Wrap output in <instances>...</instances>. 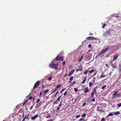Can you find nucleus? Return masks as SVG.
I'll list each match as a JSON object with an SVG mask.
<instances>
[{
    "label": "nucleus",
    "instance_id": "obj_1",
    "mask_svg": "<svg viewBox=\"0 0 121 121\" xmlns=\"http://www.w3.org/2000/svg\"><path fill=\"white\" fill-rule=\"evenodd\" d=\"M59 65L58 63L55 64L50 63L49 65V67L52 69H57L58 68V66Z\"/></svg>",
    "mask_w": 121,
    "mask_h": 121
},
{
    "label": "nucleus",
    "instance_id": "obj_2",
    "mask_svg": "<svg viewBox=\"0 0 121 121\" xmlns=\"http://www.w3.org/2000/svg\"><path fill=\"white\" fill-rule=\"evenodd\" d=\"M118 92L117 91H116L113 94L112 97V98H113L116 97H118L120 96V95L119 93H117Z\"/></svg>",
    "mask_w": 121,
    "mask_h": 121
},
{
    "label": "nucleus",
    "instance_id": "obj_3",
    "mask_svg": "<svg viewBox=\"0 0 121 121\" xmlns=\"http://www.w3.org/2000/svg\"><path fill=\"white\" fill-rule=\"evenodd\" d=\"M109 47H108L106 48L105 49H103L101 50V51L98 54L99 55V56L101 55L104 52L108 51L109 50Z\"/></svg>",
    "mask_w": 121,
    "mask_h": 121
},
{
    "label": "nucleus",
    "instance_id": "obj_4",
    "mask_svg": "<svg viewBox=\"0 0 121 121\" xmlns=\"http://www.w3.org/2000/svg\"><path fill=\"white\" fill-rule=\"evenodd\" d=\"M113 31L112 30H109L104 33V35L105 36H106L110 34L111 33V32Z\"/></svg>",
    "mask_w": 121,
    "mask_h": 121
},
{
    "label": "nucleus",
    "instance_id": "obj_5",
    "mask_svg": "<svg viewBox=\"0 0 121 121\" xmlns=\"http://www.w3.org/2000/svg\"><path fill=\"white\" fill-rule=\"evenodd\" d=\"M94 71V70L93 69H92L91 70H90L89 71H85L84 73V74H86L88 73V76H89V73L88 72L90 73H92Z\"/></svg>",
    "mask_w": 121,
    "mask_h": 121
},
{
    "label": "nucleus",
    "instance_id": "obj_6",
    "mask_svg": "<svg viewBox=\"0 0 121 121\" xmlns=\"http://www.w3.org/2000/svg\"><path fill=\"white\" fill-rule=\"evenodd\" d=\"M40 84V82L39 81H37L33 87V89H34L35 88L37 87Z\"/></svg>",
    "mask_w": 121,
    "mask_h": 121
},
{
    "label": "nucleus",
    "instance_id": "obj_7",
    "mask_svg": "<svg viewBox=\"0 0 121 121\" xmlns=\"http://www.w3.org/2000/svg\"><path fill=\"white\" fill-rule=\"evenodd\" d=\"M61 86V85H58L57 86L54 88V90L52 92V93H53L56 91L58 88H59Z\"/></svg>",
    "mask_w": 121,
    "mask_h": 121
},
{
    "label": "nucleus",
    "instance_id": "obj_8",
    "mask_svg": "<svg viewBox=\"0 0 121 121\" xmlns=\"http://www.w3.org/2000/svg\"><path fill=\"white\" fill-rule=\"evenodd\" d=\"M118 53H116V54L113 56V60H116L118 57Z\"/></svg>",
    "mask_w": 121,
    "mask_h": 121
},
{
    "label": "nucleus",
    "instance_id": "obj_9",
    "mask_svg": "<svg viewBox=\"0 0 121 121\" xmlns=\"http://www.w3.org/2000/svg\"><path fill=\"white\" fill-rule=\"evenodd\" d=\"M38 116V114H36L34 116L32 117H31V120H35L36 118H37Z\"/></svg>",
    "mask_w": 121,
    "mask_h": 121
},
{
    "label": "nucleus",
    "instance_id": "obj_10",
    "mask_svg": "<svg viewBox=\"0 0 121 121\" xmlns=\"http://www.w3.org/2000/svg\"><path fill=\"white\" fill-rule=\"evenodd\" d=\"M95 38L93 37L90 36L87 37L86 39L87 40H91L94 39Z\"/></svg>",
    "mask_w": 121,
    "mask_h": 121
},
{
    "label": "nucleus",
    "instance_id": "obj_11",
    "mask_svg": "<svg viewBox=\"0 0 121 121\" xmlns=\"http://www.w3.org/2000/svg\"><path fill=\"white\" fill-rule=\"evenodd\" d=\"M74 69L72 70L68 74V76H71V75H72L73 74L74 72Z\"/></svg>",
    "mask_w": 121,
    "mask_h": 121
},
{
    "label": "nucleus",
    "instance_id": "obj_12",
    "mask_svg": "<svg viewBox=\"0 0 121 121\" xmlns=\"http://www.w3.org/2000/svg\"><path fill=\"white\" fill-rule=\"evenodd\" d=\"M61 56L60 55H58L56 58L55 59L56 60H60L61 58Z\"/></svg>",
    "mask_w": 121,
    "mask_h": 121
},
{
    "label": "nucleus",
    "instance_id": "obj_13",
    "mask_svg": "<svg viewBox=\"0 0 121 121\" xmlns=\"http://www.w3.org/2000/svg\"><path fill=\"white\" fill-rule=\"evenodd\" d=\"M84 92L85 93H86L88 92L89 91V90L88 89V87H86V88L84 90Z\"/></svg>",
    "mask_w": 121,
    "mask_h": 121
},
{
    "label": "nucleus",
    "instance_id": "obj_14",
    "mask_svg": "<svg viewBox=\"0 0 121 121\" xmlns=\"http://www.w3.org/2000/svg\"><path fill=\"white\" fill-rule=\"evenodd\" d=\"M114 114L115 115H117L120 114V112L119 111H117L113 112Z\"/></svg>",
    "mask_w": 121,
    "mask_h": 121
},
{
    "label": "nucleus",
    "instance_id": "obj_15",
    "mask_svg": "<svg viewBox=\"0 0 121 121\" xmlns=\"http://www.w3.org/2000/svg\"><path fill=\"white\" fill-rule=\"evenodd\" d=\"M96 87L95 88L92 92H93L95 93V94H96Z\"/></svg>",
    "mask_w": 121,
    "mask_h": 121
},
{
    "label": "nucleus",
    "instance_id": "obj_16",
    "mask_svg": "<svg viewBox=\"0 0 121 121\" xmlns=\"http://www.w3.org/2000/svg\"><path fill=\"white\" fill-rule=\"evenodd\" d=\"M111 65L112 66L113 68H116V65L115 64H113L112 63H111Z\"/></svg>",
    "mask_w": 121,
    "mask_h": 121
},
{
    "label": "nucleus",
    "instance_id": "obj_17",
    "mask_svg": "<svg viewBox=\"0 0 121 121\" xmlns=\"http://www.w3.org/2000/svg\"><path fill=\"white\" fill-rule=\"evenodd\" d=\"M62 105V103L61 102L59 104V106L57 108V110H59L60 108V107Z\"/></svg>",
    "mask_w": 121,
    "mask_h": 121
},
{
    "label": "nucleus",
    "instance_id": "obj_18",
    "mask_svg": "<svg viewBox=\"0 0 121 121\" xmlns=\"http://www.w3.org/2000/svg\"><path fill=\"white\" fill-rule=\"evenodd\" d=\"M119 68L118 70L119 71L121 72V64H119Z\"/></svg>",
    "mask_w": 121,
    "mask_h": 121
},
{
    "label": "nucleus",
    "instance_id": "obj_19",
    "mask_svg": "<svg viewBox=\"0 0 121 121\" xmlns=\"http://www.w3.org/2000/svg\"><path fill=\"white\" fill-rule=\"evenodd\" d=\"M49 91V90H46L43 91V93H44V94H45L47 93Z\"/></svg>",
    "mask_w": 121,
    "mask_h": 121
},
{
    "label": "nucleus",
    "instance_id": "obj_20",
    "mask_svg": "<svg viewBox=\"0 0 121 121\" xmlns=\"http://www.w3.org/2000/svg\"><path fill=\"white\" fill-rule=\"evenodd\" d=\"M106 24H104L102 26V29L104 28V27L106 26Z\"/></svg>",
    "mask_w": 121,
    "mask_h": 121
},
{
    "label": "nucleus",
    "instance_id": "obj_21",
    "mask_svg": "<svg viewBox=\"0 0 121 121\" xmlns=\"http://www.w3.org/2000/svg\"><path fill=\"white\" fill-rule=\"evenodd\" d=\"M62 95L60 96L58 98V99H57V100L58 101H60V98L62 96Z\"/></svg>",
    "mask_w": 121,
    "mask_h": 121
},
{
    "label": "nucleus",
    "instance_id": "obj_22",
    "mask_svg": "<svg viewBox=\"0 0 121 121\" xmlns=\"http://www.w3.org/2000/svg\"><path fill=\"white\" fill-rule=\"evenodd\" d=\"M96 79V78H95H95H93V80H92V82L93 83L95 82Z\"/></svg>",
    "mask_w": 121,
    "mask_h": 121
},
{
    "label": "nucleus",
    "instance_id": "obj_23",
    "mask_svg": "<svg viewBox=\"0 0 121 121\" xmlns=\"http://www.w3.org/2000/svg\"><path fill=\"white\" fill-rule=\"evenodd\" d=\"M93 85V84L92 83H91V82H90L89 84V86L90 87H91Z\"/></svg>",
    "mask_w": 121,
    "mask_h": 121
},
{
    "label": "nucleus",
    "instance_id": "obj_24",
    "mask_svg": "<svg viewBox=\"0 0 121 121\" xmlns=\"http://www.w3.org/2000/svg\"><path fill=\"white\" fill-rule=\"evenodd\" d=\"M76 81H74L72 83V84L71 85L72 86V85H73L76 84Z\"/></svg>",
    "mask_w": 121,
    "mask_h": 121
},
{
    "label": "nucleus",
    "instance_id": "obj_25",
    "mask_svg": "<svg viewBox=\"0 0 121 121\" xmlns=\"http://www.w3.org/2000/svg\"><path fill=\"white\" fill-rule=\"evenodd\" d=\"M106 76V75H103V74H102V75H101L100 77V78H101L103 77H105Z\"/></svg>",
    "mask_w": 121,
    "mask_h": 121
},
{
    "label": "nucleus",
    "instance_id": "obj_26",
    "mask_svg": "<svg viewBox=\"0 0 121 121\" xmlns=\"http://www.w3.org/2000/svg\"><path fill=\"white\" fill-rule=\"evenodd\" d=\"M85 78L84 79V82H85L86 81V79L87 77V76H85Z\"/></svg>",
    "mask_w": 121,
    "mask_h": 121
},
{
    "label": "nucleus",
    "instance_id": "obj_27",
    "mask_svg": "<svg viewBox=\"0 0 121 121\" xmlns=\"http://www.w3.org/2000/svg\"><path fill=\"white\" fill-rule=\"evenodd\" d=\"M65 90V88H63L60 91V93H62Z\"/></svg>",
    "mask_w": 121,
    "mask_h": 121
},
{
    "label": "nucleus",
    "instance_id": "obj_28",
    "mask_svg": "<svg viewBox=\"0 0 121 121\" xmlns=\"http://www.w3.org/2000/svg\"><path fill=\"white\" fill-rule=\"evenodd\" d=\"M106 119L104 118H103L101 119V121H105Z\"/></svg>",
    "mask_w": 121,
    "mask_h": 121
},
{
    "label": "nucleus",
    "instance_id": "obj_29",
    "mask_svg": "<svg viewBox=\"0 0 121 121\" xmlns=\"http://www.w3.org/2000/svg\"><path fill=\"white\" fill-rule=\"evenodd\" d=\"M94 94H95V93H94L93 92H92L91 94V97H93Z\"/></svg>",
    "mask_w": 121,
    "mask_h": 121
},
{
    "label": "nucleus",
    "instance_id": "obj_30",
    "mask_svg": "<svg viewBox=\"0 0 121 121\" xmlns=\"http://www.w3.org/2000/svg\"><path fill=\"white\" fill-rule=\"evenodd\" d=\"M58 103V102L56 100V101H55V102H54V103L53 104V105H54V104H57Z\"/></svg>",
    "mask_w": 121,
    "mask_h": 121
},
{
    "label": "nucleus",
    "instance_id": "obj_31",
    "mask_svg": "<svg viewBox=\"0 0 121 121\" xmlns=\"http://www.w3.org/2000/svg\"><path fill=\"white\" fill-rule=\"evenodd\" d=\"M108 115L109 116H112L113 115V114L112 113H111L109 114H108Z\"/></svg>",
    "mask_w": 121,
    "mask_h": 121
},
{
    "label": "nucleus",
    "instance_id": "obj_32",
    "mask_svg": "<svg viewBox=\"0 0 121 121\" xmlns=\"http://www.w3.org/2000/svg\"><path fill=\"white\" fill-rule=\"evenodd\" d=\"M29 116V114H27L26 116L24 118L25 119L26 118H28Z\"/></svg>",
    "mask_w": 121,
    "mask_h": 121
},
{
    "label": "nucleus",
    "instance_id": "obj_33",
    "mask_svg": "<svg viewBox=\"0 0 121 121\" xmlns=\"http://www.w3.org/2000/svg\"><path fill=\"white\" fill-rule=\"evenodd\" d=\"M74 90L75 92H77L78 90V89L76 88H74Z\"/></svg>",
    "mask_w": 121,
    "mask_h": 121
},
{
    "label": "nucleus",
    "instance_id": "obj_34",
    "mask_svg": "<svg viewBox=\"0 0 121 121\" xmlns=\"http://www.w3.org/2000/svg\"><path fill=\"white\" fill-rule=\"evenodd\" d=\"M52 77H51V76H50L49 78H48V80H49V81H50L51 80V79H52Z\"/></svg>",
    "mask_w": 121,
    "mask_h": 121
},
{
    "label": "nucleus",
    "instance_id": "obj_35",
    "mask_svg": "<svg viewBox=\"0 0 121 121\" xmlns=\"http://www.w3.org/2000/svg\"><path fill=\"white\" fill-rule=\"evenodd\" d=\"M100 110V108L99 106H97V110L99 111Z\"/></svg>",
    "mask_w": 121,
    "mask_h": 121
},
{
    "label": "nucleus",
    "instance_id": "obj_36",
    "mask_svg": "<svg viewBox=\"0 0 121 121\" xmlns=\"http://www.w3.org/2000/svg\"><path fill=\"white\" fill-rule=\"evenodd\" d=\"M73 76H72L70 77V81H72L73 80Z\"/></svg>",
    "mask_w": 121,
    "mask_h": 121
},
{
    "label": "nucleus",
    "instance_id": "obj_37",
    "mask_svg": "<svg viewBox=\"0 0 121 121\" xmlns=\"http://www.w3.org/2000/svg\"><path fill=\"white\" fill-rule=\"evenodd\" d=\"M40 101V99H37V101L36 102V103H38Z\"/></svg>",
    "mask_w": 121,
    "mask_h": 121
},
{
    "label": "nucleus",
    "instance_id": "obj_38",
    "mask_svg": "<svg viewBox=\"0 0 121 121\" xmlns=\"http://www.w3.org/2000/svg\"><path fill=\"white\" fill-rule=\"evenodd\" d=\"M117 105L118 106V108L120 107L121 106V103L118 104Z\"/></svg>",
    "mask_w": 121,
    "mask_h": 121
},
{
    "label": "nucleus",
    "instance_id": "obj_39",
    "mask_svg": "<svg viewBox=\"0 0 121 121\" xmlns=\"http://www.w3.org/2000/svg\"><path fill=\"white\" fill-rule=\"evenodd\" d=\"M106 85H104V86H103L101 87V88L102 89H104L105 88V87H106Z\"/></svg>",
    "mask_w": 121,
    "mask_h": 121
},
{
    "label": "nucleus",
    "instance_id": "obj_40",
    "mask_svg": "<svg viewBox=\"0 0 121 121\" xmlns=\"http://www.w3.org/2000/svg\"><path fill=\"white\" fill-rule=\"evenodd\" d=\"M60 60H61L62 61H63L64 60L63 57V56H61V58L60 59Z\"/></svg>",
    "mask_w": 121,
    "mask_h": 121
},
{
    "label": "nucleus",
    "instance_id": "obj_41",
    "mask_svg": "<svg viewBox=\"0 0 121 121\" xmlns=\"http://www.w3.org/2000/svg\"><path fill=\"white\" fill-rule=\"evenodd\" d=\"M68 92L67 91H66L65 92V93H64V95H66V94Z\"/></svg>",
    "mask_w": 121,
    "mask_h": 121
},
{
    "label": "nucleus",
    "instance_id": "obj_42",
    "mask_svg": "<svg viewBox=\"0 0 121 121\" xmlns=\"http://www.w3.org/2000/svg\"><path fill=\"white\" fill-rule=\"evenodd\" d=\"M42 91L40 92V94L39 95V96L40 97H41V95H42Z\"/></svg>",
    "mask_w": 121,
    "mask_h": 121
},
{
    "label": "nucleus",
    "instance_id": "obj_43",
    "mask_svg": "<svg viewBox=\"0 0 121 121\" xmlns=\"http://www.w3.org/2000/svg\"><path fill=\"white\" fill-rule=\"evenodd\" d=\"M83 57V55H82V57H81V58L79 60V62H80L81 61V59Z\"/></svg>",
    "mask_w": 121,
    "mask_h": 121
},
{
    "label": "nucleus",
    "instance_id": "obj_44",
    "mask_svg": "<svg viewBox=\"0 0 121 121\" xmlns=\"http://www.w3.org/2000/svg\"><path fill=\"white\" fill-rule=\"evenodd\" d=\"M95 101V99L94 98H93L92 99V100L91 101L92 102H94V101Z\"/></svg>",
    "mask_w": 121,
    "mask_h": 121
},
{
    "label": "nucleus",
    "instance_id": "obj_45",
    "mask_svg": "<svg viewBox=\"0 0 121 121\" xmlns=\"http://www.w3.org/2000/svg\"><path fill=\"white\" fill-rule=\"evenodd\" d=\"M91 44H89L88 46V47L89 48H91Z\"/></svg>",
    "mask_w": 121,
    "mask_h": 121
},
{
    "label": "nucleus",
    "instance_id": "obj_46",
    "mask_svg": "<svg viewBox=\"0 0 121 121\" xmlns=\"http://www.w3.org/2000/svg\"><path fill=\"white\" fill-rule=\"evenodd\" d=\"M80 117V116H79V115H77V116H76V118H78L79 117Z\"/></svg>",
    "mask_w": 121,
    "mask_h": 121
},
{
    "label": "nucleus",
    "instance_id": "obj_47",
    "mask_svg": "<svg viewBox=\"0 0 121 121\" xmlns=\"http://www.w3.org/2000/svg\"><path fill=\"white\" fill-rule=\"evenodd\" d=\"M46 118H48L49 117H50V115H48V116H46Z\"/></svg>",
    "mask_w": 121,
    "mask_h": 121
},
{
    "label": "nucleus",
    "instance_id": "obj_48",
    "mask_svg": "<svg viewBox=\"0 0 121 121\" xmlns=\"http://www.w3.org/2000/svg\"><path fill=\"white\" fill-rule=\"evenodd\" d=\"M32 96H30L29 97V98H28V99H32Z\"/></svg>",
    "mask_w": 121,
    "mask_h": 121
},
{
    "label": "nucleus",
    "instance_id": "obj_49",
    "mask_svg": "<svg viewBox=\"0 0 121 121\" xmlns=\"http://www.w3.org/2000/svg\"><path fill=\"white\" fill-rule=\"evenodd\" d=\"M33 105L30 108V109L31 110V109H32L33 108Z\"/></svg>",
    "mask_w": 121,
    "mask_h": 121
},
{
    "label": "nucleus",
    "instance_id": "obj_50",
    "mask_svg": "<svg viewBox=\"0 0 121 121\" xmlns=\"http://www.w3.org/2000/svg\"><path fill=\"white\" fill-rule=\"evenodd\" d=\"M99 111L101 112H104V111H103V110H100Z\"/></svg>",
    "mask_w": 121,
    "mask_h": 121
},
{
    "label": "nucleus",
    "instance_id": "obj_51",
    "mask_svg": "<svg viewBox=\"0 0 121 121\" xmlns=\"http://www.w3.org/2000/svg\"><path fill=\"white\" fill-rule=\"evenodd\" d=\"M65 61H64L63 63V65H65Z\"/></svg>",
    "mask_w": 121,
    "mask_h": 121
},
{
    "label": "nucleus",
    "instance_id": "obj_52",
    "mask_svg": "<svg viewBox=\"0 0 121 121\" xmlns=\"http://www.w3.org/2000/svg\"><path fill=\"white\" fill-rule=\"evenodd\" d=\"M86 116V114L85 113H84V117H85Z\"/></svg>",
    "mask_w": 121,
    "mask_h": 121
},
{
    "label": "nucleus",
    "instance_id": "obj_53",
    "mask_svg": "<svg viewBox=\"0 0 121 121\" xmlns=\"http://www.w3.org/2000/svg\"><path fill=\"white\" fill-rule=\"evenodd\" d=\"M53 120L52 119H51L50 120H48L47 121H53Z\"/></svg>",
    "mask_w": 121,
    "mask_h": 121
},
{
    "label": "nucleus",
    "instance_id": "obj_54",
    "mask_svg": "<svg viewBox=\"0 0 121 121\" xmlns=\"http://www.w3.org/2000/svg\"><path fill=\"white\" fill-rule=\"evenodd\" d=\"M26 103V102L25 101L24 103H23L22 104H23V105H24Z\"/></svg>",
    "mask_w": 121,
    "mask_h": 121
},
{
    "label": "nucleus",
    "instance_id": "obj_55",
    "mask_svg": "<svg viewBox=\"0 0 121 121\" xmlns=\"http://www.w3.org/2000/svg\"><path fill=\"white\" fill-rule=\"evenodd\" d=\"M59 92V91H57L56 93V94H55V95H56L57 94H58V92Z\"/></svg>",
    "mask_w": 121,
    "mask_h": 121
},
{
    "label": "nucleus",
    "instance_id": "obj_56",
    "mask_svg": "<svg viewBox=\"0 0 121 121\" xmlns=\"http://www.w3.org/2000/svg\"><path fill=\"white\" fill-rule=\"evenodd\" d=\"M106 66H108V65L107 64H105Z\"/></svg>",
    "mask_w": 121,
    "mask_h": 121
},
{
    "label": "nucleus",
    "instance_id": "obj_57",
    "mask_svg": "<svg viewBox=\"0 0 121 121\" xmlns=\"http://www.w3.org/2000/svg\"><path fill=\"white\" fill-rule=\"evenodd\" d=\"M83 119V118H82L81 119H80L79 120V121H81Z\"/></svg>",
    "mask_w": 121,
    "mask_h": 121
},
{
    "label": "nucleus",
    "instance_id": "obj_58",
    "mask_svg": "<svg viewBox=\"0 0 121 121\" xmlns=\"http://www.w3.org/2000/svg\"><path fill=\"white\" fill-rule=\"evenodd\" d=\"M116 17L117 18H118L119 17V16H116Z\"/></svg>",
    "mask_w": 121,
    "mask_h": 121
},
{
    "label": "nucleus",
    "instance_id": "obj_59",
    "mask_svg": "<svg viewBox=\"0 0 121 121\" xmlns=\"http://www.w3.org/2000/svg\"><path fill=\"white\" fill-rule=\"evenodd\" d=\"M44 86L43 85L42 86V88H44Z\"/></svg>",
    "mask_w": 121,
    "mask_h": 121
},
{
    "label": "nucleus",
    "instance_id": "obj_60",
    "mask_svg": "<svg viewBox=\"0 0 121 121\" xmlns=\"http://www.w3.org/2000/svg\"><path fill=\"white\" fill-rule=\"evenodd\" d=\"M29 99H28L26 100V102H27V101H28V100Z\"/></svg>",
    "mask_w": 121,
    "mask_h": 121
},
{
    "label": "nucleus",
    "instance_id": "obj_61",
    "mask_svg": "<svg viewBox=\"0 0 121 121\" xmlns=\"http://www.w3.org/2000/svg\"><path fill=\"white\" fill-rule=\"evenodd\" d=\"M67 75V74H65V75L64 76V77H65Z\"/></svg>",
    "mask_w": 121,
    "mask_h": 121
},
{
    "label": "nucleus",
    "instance_id": "obj_62",
    "mask_svg": "<svg viewBox=\"0 0 121 121\" xmlns=\"http://www.w3.org/2000/svg\"><path fill=\"white\" fill-rule=\"evenodd\" d=\"M34 99H35V98H33V102H34Z\"/></svg>",
    "mask_w": 121,
    "mask_h": 121
},
{
    "label": "nucleus",
    "instance_id": "obj_63",
    "mask_svg": "<svg viewBox=\"0 0 121 121\" xmlns=\"http://www.w3.org/2000/svg\"><path fill=\"white\" fill-rule=\"evenodd\" d=\"M71 81H69V82L70 83H71Z\"/></svg>",
    "mask_w": 121,
    "mask_h": 121
},
{
    "label": "nucleus",
    "instance_id": "obj_64",
    "mask_svg": "<svg viewBox=\"0 0 121 121\" xmlns=\"http://www.w3.org/2000/svg\"><path fill=\"white\" fill-rule=\"evenodd\" d=\"M25 119L24 118L22 121H25Z\"/></svg>",
    "mask_w": 121,
    "mask_h": 121
}]
</instances>
